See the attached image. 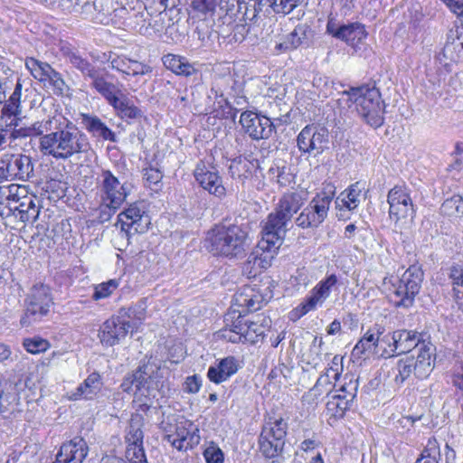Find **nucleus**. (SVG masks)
<instances>
[{
	"label": "nucleus",
	"instance_id": "nucleus-1",
	"mask_svg": "<svg viewBox=\"0 0 463 463\" xmlns=\"http://www.w3.org/2000/svg\"><path fill=\"white\" fill-rule=\"evenodd\" d=\"M89 147L86 135L71 123L62 128H54V130L41 137L39 140L41 153L56 160H67L88 151Z\"/></svg>",
	"mask_w": 463,
	"mask_h": 463
},
{
	"label": "nucleus",
	"instance_id": "nucleus-2",
	"mask_svg": "<svg viewBox=\"0 0 463 463\" xmlns=\"http://www.w3.org/2000/svg\"><path fill=\"white\" fill-rule=\"evenodd\" d=\"M250 245L248 232L240 225L220 223L208 231L205 248L213 255L239 259L245 255Z\"/></svg>",
	"mask_w": 463,
	"mask_h": 463
},
{
	"label": "nucleus",
	"instance_id": "nucleus-3",
	"mask_svg": "<svg viewBox=\"0 0 463 463\" xmlns=\"http://www.w3.org/2000/svg\"><path fill=\"white\" fill-rule=\"evenodd\" d=\"M436 347L433 344H422L419 354L397 360L388 373L390 383L400 388L413 377L426 379L435 366Z\"/></svg>",
	"mask_w": 463,
	"mask_h": 463
},
{
	"label": "nucleus",
	"instance_id": "nucleus-4",
	"mask_svg": "<svg viewBox=\"0 0 463 463\" xmlns=\"http://www.w3.org/2000/svg\"><path fill=\"white\" fill-rule=\"evenodd\" d=\"M225 328L222 331L224 339L232 343L256 344L262 339L267 328L270 326V319L257 315L252 320L245 319L239 311L232 310L224 317Z\"/></svg>",
	"mask_w": 463,
	"mask_h": 463
},
{
	"label": "nucleus",
	"instance_id": "nucleus-5",
	"mask_svg": "<svg viewBox=\"0 0 463 463\" xmlns=\"http://www.w3.org/2000/svg\"><path fill=\"white\" fill-rule=\"evenodd\" d=\"M97 188L100 200L99 218L103 222L121 207L130 189L127 183H121L109 169H101L97 178Z\"/></svg>",
	"mask_w": 463,
	"mask_h": 463
},
{
	"label": "nucleus",
	"instance_id": "nucleus-6",
	"mask_svg": "<svg viewBox=\"0 0 463 463\" xmlns=\"http://www.w3.org/2000/svg\"><path fill=\"white\" fill-rule=\"evenodd\" d=\"M343 95L348 97L357 114L371 127L376 128L383 124L384 103L378 89L369 86L350 88Z\"/></svg>",
	"mask_w": 463,
	"mask_h": 463
},
{
	"label": "nucleus",
	"instance_id": "nucleus-7",
	"mask_svg": "<svg viewBox=\"0 0 463 463\" xmlns=\"http://www.w3.org/2000/svg\"><path fill=\"white\" fill-rule=\"evenodd\" d=\"M307 194L303 192L285 193L279 199L272 213L263 224L262 229L285 238L293 216L304 206Z\"/></svg>",
	"mask_w": 463,
	"mask_h": 463
},
{
	"label": "nucleus",
	"instance_id": "nucleus-8",
	"mask_svg": "<svg viewBox=\"0 0 463 463\" xmlns=\"http://www.w3.org/2000/svg\"><path fill=\"white\" fill-rule=\"evenodd\" d=\"M160 380L153 366L144 364L132 373L126 375L120 384L123 392L133 393L134 399L140 405H147L148 402L156 398L159 392Z\"/></svg>",
	"mask_w": 463,
	"mask_h": 463
},
{
	"label": "nucleus",
	"instance_id": "nucleus-9",
	"mask_svg": "<svg viewBox=\"0 0 463 463\" xmlns=\"http://www.w3.org/2000/svg\"><path fill=\"white\" fill-rule=\"evenodd\" d=\"M423 280V271L418 265L410 266L399 277H392L384 281L387 286L390 283L389 297L395 307H410L413 305L414 298L419 293Z\"/></svg>",
	"mask_w": 463,
	"mask_h": 463
},
{
	"label": "nucleus",
	"instance_id": "nucleus-10",
	"mask_svg": "<svg viewBox=\"0 0 463 463\" xmlns=\"http://www.w3.org/2000/svg\"><path fill=\"white\" fill-rule=\"evenodd\" d=\"M288 423L281 418H269L264 423L259 437V449L268 459L280 456L284 451Z\"/></svg>",
	"mask_w": 463,
	"mask_h": 463
},
{
	"label": "nucleus",
	"instance_id": "nucleus-11",
	"mask_svg": "<svg viewBox=\"0 0 463 463\" xmlns=\"http://www.w3.org/2000/svg\"><path fill=\"white\" fill-rule=\"evenodd\" d=\"M52 305L51 288L43 284L34 285L25 299V312L20 320L21 326L27 327L40 322L48 315Z\"/></svg>",
	"mask_w": 463,
	"mask_h": 463
},
{
	"label": "nucleus",
	"instance_id": "nucleus-12",
	"mask_svg": "<svg viewBox=\"0 0 463 463\" xmlns=\"http://www.w3.org/2000/svg\"><path fill=\"white\" fill-rule=\"evenodd\" d=\"M334 196L335 187L332 185H328L327 190L317 194L296 218L297 226L303 229L318 227L327 217Z\"/></svg>",
	"mask_w": 463,
	"mask_h": 463
},
{
	"label": "nucleus",
	"instance_id": "nucleus-13",
	"mask_svg": "<svg viewBox=\"0 0 463 463\" xmlns=\"http://www.w3.org/2000/svg\"><path fill=\"white\" fill-rule=\"evenodd\" d=\"M411 192L406 185H395L388 193L389 216L394 222L395 227L401 228L402 223L415 216L416 210Z\"/></svg>",
	"mask_w": 463,
	"mask_h": 463
},
{
	"label": "nucleus",
	"instance_id": "nucleus-14",
	"mask_svg": "<svg viewBox=\"0 0 463 463\" xmlns=\"http://www.w3.org/2000/svg\"><path fill=\"white\" fill-rule=\"evenodd\" d=\"M61 53L67 62L81 73L84 80H90V87L97 92L108 81L102 73L104 70L90 62L76 48L64 44L61 47Z\"/></svg>",
	"mask_w": 463,
	"mask_h": 463
},
{
	"label": "nucleus",
	"instance_id": "nucleus-15",
	"mask_svg": "<svg viewBox=\"0 0 463 463\" xmlns=\"http://www.w3.org/2000/svg\"><path fill=\"white\" fill-rule=\"evenodd\" d=\"M118 223L120 224L121 232L128 238L132 234L145 233L151 223L146 203L137 201L128 204L118 215Z\"/></svg>",
	"mask_w": 463,
	"mask_h": 463
},
{
	"label": "nucleus",
	"instance_id": "nucleus-16",
	"mask_svg": "<svg viewBox=\"0 0 463 463\" xmlns=\"http://www.w3.org/2000/svg\"><path fill=\"white\" fill-rule=\"evenodd\" d=\"M33 175V165L30 156L11 153L0 156V183L13 180L27 181Z\"/></svg>",
	"mask_w": 463,
	"mask_h": 463
},
{
	"label": "nucleus",
	"instance_id": "nucleus-17",
	"mask_svg": "<svg viewBox=\"0 0 463 463\" xmlns=\"http://www.w3.org/2000/svg\"><path fill=\"white\" fill-rule=\"evenodd\" d=\"M122 84H114L107 81L98 90L108 103L115 109L117 115L122 119H135L141 116V111L127 97L122 90Z\"/></svg>",
	"mask_w": 463,
	"mask_h": 463
},
{
	"label": "nucleus",
	"instance_id": "nucleus-18",
	"mask_svg": "<svg viewBox=\"0 0 463 463\" xmlns=\"http://www.w3.org/2000/svg\"><path fill=\"white\" fill-rule=\"evenodd\" d=\"M261 240L259 241L256 249L249 255L248 264H252V268L257 269H266L271 266L272 260L278 253L284 238H279L269 231H261Z\"/></svg>",
	"mask_w": 463,
	"mask_h": 463
},
{
	"label": "nucleus",
	"instance_id": "nucleus-19",
	"mask_svg": "<svg viewBox=\"0 0 463 463\" xmlns=\"http://www.w3.org/2000/svg\"><path fill=\"white\" fill-rule=\"evenodd\" d=\"M130 315L126 308H120L118 315L107 319L100 326L99 337L103 345L114 346L123 340L132 325L129 321Z\"/></svg>",
	"mask_w": 463,
	"mask_h": 463
},
{
	"label": "nucleus",
	"instance_id": "nucleus-20",
	"mask_svg": "<svg viewBox=\"0 0 463 463\" xmlns=\"http://www.w3.org/2000/svg\"><path fill=\"white\" fill-rule=\"evenodd\" d=\"M194 176L197 184L210 194L222 199L226 195V188L222 184V178L215 166L199 161L194 170Z\"/></svg>",
	"mask_w": 463,
	"mask_h": 463
},
{
	"label": "nucleus",
	"instance_id": "nucleus-21",
	"mask_svg": "<svg viewBox=\"0 0 463 463\" xmlns=\"http://www.w3.org/2000/svg\"><path fill=\"white\" fill-rule=\"evenodd\" d=\"M336 275L331 274L320 280L309 292L305 300L296 308L298 317H303L321 307L331 295L332 288L337 284Z\"/></svg>",
	"mask_w": 463,
	"mask_h": 463
},
{
	"label": "nucleus",
	"instance_id": "nucleus-22",
	"mask_svg": "<svg viewBox=\"0 0 463 463\" xmlns=\"http://www.w3.org/2000/svg\"><path fill=\"white\" fill-rule=\"evenodd\" d=\"M297 143L302 153L322 154L328 143V131L317 125H307L298 134Z\"/></svg>",
	"mask_w": 463,
	"mask_h": 463
},
{
	"label": "nucleus",
	"instance_id": "nucleus-23",
	"mask_svg": "<svg viewBox=\"0 0 463 463\" xmlns=\"http://www.w3.org/2000/svg\"><path fill=\"white\" fill-rule=\"evenodd\" d=\"M240 123L253 140L268 139L274 131L270 118L250 110L241 113Z\"/></svg>",
	"mask_w": 463,
	"mask_h": 463
},
{
	"label": "nucleus",
	"instance_id": "nucleus-24",
	"mask_svg": "<svg viewBox=\"0 0 463 463\" xmlns=\"http://www.w3.org/2000/svg\"><path fill=\"white\" fill-rule=\"evenodd\" d=\"M89 452V447L81 437H75L64 442L53 463H82Z\"/></svg>",
	"mask_w": 463,
	"mask_h": 463
},
{
	"label": "nucleus",
	"instance_id": "nucleus-25",
	"mask_svg": "<svg viewBox=\"0 0 463 463\" xmlns=\"http://www.w3.org/2000/svg\"><path fill=\"white\" fill-rule=\"evenodd\" d=\"M437 59L444 66L449 62L463 61V31L450 30L447 35V41Z\"/></svg>",
	"mask_w": 463,
	"mask_h": 463
},
{
	"label": "nucleus",
	"instance_id": "nucleus-26",
	"mask_svg": "<svg viewBox=\"0 0 463 463\" xmlns=\"http://www.w3.org/2000/svg\"><path fill=\"white\" fill-rule=\"evenodd\" d=\"M396 354H402L417 348V354L422 344H431L422 339V335L415 331L399 329L392 332Z\"/></svg>",
	"mask_w": 463,
	"mask_h": 463
},
{
	"label": "nucleus",
	"instance_id": "nucleus-27",
	"mask_svg": "<svg viewBox=\"0 0 463 463\" xmlns=\"http://www.w3.org/2000/svg\"><path fill=\"white\" fill-rule=\"evenodd\" d=\"M259 168L258 159H250L242 156L232 159L228 167L232 179L239 181L242 185L257 173Z\"/></svg>",
	"mask_w": 463,
	"mask_h": 463
},
{
	"label": "nucleus",
	"instance_id": "nucleus-28",
	"mask_svg": "<svg viewBox=\"0 0 463 463\" xmlns=\"http://www.w3.org/2000/svg\"><path fill=\"white\" fill-rule=\"evenodd\" d=\"M103 386L101 376L99 373H90L74 391L69 394L71 401H91L98 397Z\"/></svg>",
	"mask_w": 463,
	"mask_h": 463
},
{
	"label": "nucleus",
	"instance_id": "nucleus-29",
	"mask_svg": "<svg viewBox=\"0 0 463 463\" xmlns=\"http://www.w3.org/2000/svg\"><path fill=\"white\" fill-rule=\"evenodd\" d=\"M22 201L17 205H10V210L21 222L33 223L38 219L40 207L36 205V197L24 194L21 197Z\"/></svg>",
	"mask_w": 463,
	"mask_h": 463
},
{
	"label": "nucleus",
	"instance_id": "nucleus-30",
	"mask_svg": "<svg viewBox=\"0 0 463 463\" xmlns=\"http://www.w3.org/2000/svg\"><path fill=\"white\" fill-rule=\"evenodd\" d=\"M238 368L237 360L233 356H228L222 359L215 365L210 366L207 376L211 382L221 383L234 374Z\"/></svg>",
	"mask_w": 463,
	"mask_h": 463
},
{
	"label": "nucleus",
	"instance_id": "nucleus-31",
	"mask_svg": "<svg viewBox=\"0 0 463 463\" xmlns=\"http://www.w3.org/2000/svg\"><path fill=\"white\" fill-rule=\"evenodd\" d=\"M365 27L361 23L355 22L348 24H343L342 33L338 40L345 42L354 50L360 49L367 37Z\"/></svg>",
	"mask_w": 463,
	"mask_h": 463
},
{
	"label": "nucleus",
	"instance_id": "nucleus-32",
	"mask_svg": "<svg viewBox=\"0 0 463 463\" xmlns=\"http://www.w3.org/2000/svg\"><path fill=\"white\" fill-rule=\"evenodd\" d=\"M364 191V185L362 183L356 182L351 184L337 197L335 201L336 206L339 209L345 207L349 211L356 209L361 203Z\"/></svg>",
	"mask_w": 463,
	"mask_h": 463
},
{
	"label": "nucleus",
	"instance_id": "nucleus-33",
	"mask_svg": "<svg viewBox=\"0 0 463 463\" xmlns=\"http://www.w3.org/2000/svg\"><path fill=\"white\" fill-rule=\"evenodd\" d=\"M128 446L126 451V458L128 463H147L144 449L142 447L143 433L137 430L132 435L129 432L127 436Z\"/></svg>",
	"mask_w": 463,
	"mask_h": 463
},
{
	"label": "nucleus",
	"instance_id": "nucleus-34",
	"mask_svg": "<svg viewBox=\"0 0 463 463\" xmlns=\"http://www.w3.org/2000/svg\"><path fill=\"white\" fill-rule=\"evenodd\" d=\"M164 66L176 75L189 77L196 73L197 70L184 57L168 53L162 59Z\"/></svg>",
	"mask_w": 463,
	"mask_h": 463
},
{
	"label": "nucleus",
	"instance_id": "nucleus-35",
	"mask_svg": "<svg viewBox=\"0 0 463 463\" xmlns=\"http://www.w3.org/2000/svg\"><path fill=\"white\" fill-rule=\"evenodd\" d=\"M111 66L124 74L132 76L146 75L152 71L149 65L127 58L112 60Z\"/></svg>",
	"mask_w": 463,
	"mask_h": 463
},
{
	"label": "nucleus",
	"instance_id": "nucleus-36",
	"mask_svg": "<svg viewBox=\"0 0 463 463\" xmlns=\"http://www.w3.org/2000/svg\"><path fill=\"white\" fill-rule=\"evenodd\" d=\"M83 123L86 129L92 133L93 136L102 137L104 140H109L111 142L117 141L116 134L110 128H109L105 123H103L98 117L86 115L83 118Z\"/></svg>",
	"mask_w": 463,
	"mask_h": 463
},
{
	"label": "nucleus",
	"instance_id": "nucleus-37",
	"mask_svg": "<svg viewBox=\"0 0 463 463\" xmlns=\"http://www.w3.org/2000/svg\"><path fill=\"white\" fill-rule=\"evenodd\" d=\"M57 118L54 117H49L46 119H43L41 121H35L33 123L29 128H20L18 130H15L13 133L14 137H16L18 136L23 137H32V136H39L40 137L44 136L45 134H48L50 131L52 132L53 129V123H58Z\"/></svg>",
	"mask_w": 463,
	"mask_h": 463
},
{
	"label": "nucleus",
	"instance_id": "nucleus-38",
	"mask_svg": "<svg viewBox=\"0 0 463 463\" xmlns=\"http://www.w3.org/2000/svg\"><path fill=\"white\" fill-rule=\"evenodd\" d=\"M194 436L184 426H177L175 431L165 435V439L178 450H186L192 447Z\"/></svg>",
	"mask_w": 463,
	"mask_h": 463
},
{
	"label": "nucleus",
	"instance_id": "nucleus-39",
	"mask_svg": "<svg viewBox=\"0 0 463 463\" xmlns=\"http://www.w3.org/2000/svg\"><path fill=\"white\" fill-rule=\"evenodd\" d=\"M335 394L341 395L346 401L354 402L357 394L358 380L354 375H345L341 382L334 383Z\"/></svg>",
	"mask_w": 463,
	"mask_h": 463
},
{
	"label": "nucleus",
	"instance_id": "nucleus-40",
	"mask_svg": "<svg viewBox=\"0 0 463 463\" xmlns=\"http://www.w3.org/2000/svg\"><path fill=\"white\" fill-rule=\"evenodd\" d=\"M267 174L269 179L278 184L280 187H287L294 183V175L285 164L281 165L278 164L272 165Z\"/></svg>",
	"mask_w": 463,
	"mask_h": 463
},
{
	"label": "nucleus",
	"instance_id": "nucleus-41",
	"mask_svg": "<svg viewBox=\"0 0 463 463\" xmlns=\"http://www.w3.org/2000/svg\"><path fill=\"white\" fill-rule=\"evenodd\" d=\"M23 85L20 80H17L14 90L2 109L5 116H19L22 114L21 97Z\"/></svg>",
	"mask_w": 463,
	"mask_h": 463
},
{
	"label": "nucleus",
	"instance_id": "nucleus-42",
	"mask_svg": "<svg viewBox=\"0 0 463 463\" xmlns=\"http://www.w3.org/2000/svg\"><path fill=\"white\" fill-rule=\"evenodd\" d=\"M27 194L24 186L17 184H10L7 186L0 187V203H6L8 207L10 205H17L21 201V197H24Z\"/></svg>",
	"mask_w": 463,
	"mask_h": 463
},
{
	"label": "nucleus",
	"instance_id": "nucleus-43",
	"mask_svg": "<svg viewBox=\"0 0 463 463\" xmlns=\"http://www.w3.org/2000/svg\"><path fill=\"white\" fill-rule=\"evenodd\" d=\"M25 67L32 76L39 81H46L54 70L49 63L30 57L25 60Z\"/></svg>",
	"mask_w": 463,
	"mask_h": 463
},
{
	"label": "nucleus",
	"instance_id": "nucleus-44",
	"mask_svg": "<svg viewBox=\"0 0 463 463\" xmlns=\"http://www.w3.org/2000/svg\"><path fill=\"white\" fill-rule=\"evenodd\" d=\"M262 298L254 294L253 288L246 287L236 295V302L239 306L246 307L250 311H256L261 307Z\"/></svg>",
	"mask_w": 463,
	"mask_h": 463
},
{
	"label": "nucleus",
	"instance_id": "nucleus-45",
	"mask_svg": "<svg viewBox=\"0 0 463 463\" xmlns=\"http://www.w3.org/2000/svg\"><path fill=\"white\" fill-rule=\"evenodd\" d=\"M378 335L379 329H377L376 331L368 330L354 347L353 354L354 355L360 356L361 354H364L366 351H370L371 349H373V351L376 353Z\"/></svg>",
	"mask_w": 463,
	"mask_h": 463
},
{
	"label": "nucleus",
	"instance_id": "nucleus-46",
	"mask_svg": "<svg viewBox=\"0 0 463 463\" xmlns=\"http://www.w3.org/2000/svg\"><path fill=\"white\" fill-rule=\"evenodd\" d=\"M353 402L346 401L345 397L333 393L331 400L326 403V408L335 418H342L345 411L350 409Z\"/></svg>",
	"mask_w": 463,
	"mask_h": 463
},
{
	"label": "nucleus",
	"instance_id": "nucleus-47",
	"mask_svg": "<svg viewBox=\"0 0 463 463\" xmlns=\"http://www.w3.org/2000/svg\"><path fill=\"white\" fill-rule=\"evenodd\" d=\"M440 211L443 214L450 217L463 216V198L459 195H453L446 199L441 204Z\"/></svg>",
	"mask_w": 463,
	"mask_h": 463
},
{
	"label": "nucleus",
	"instance_id": "nucleus-48",
	"mask_svg": "<svg viewBox=\"0 0 463 463\" xmlns=\"http://www.w3.org/2000/svg\"><path fill=\"white\" fill-rule=\"evenodd\" d=\"M393 345V334L389 333L383 335V333L379 331L376 353H381V355L386 358L397 355Z\"/></svg>",
	"mask_w": 463,
	"mask_h": 463
},
{
	"label": "nucleus",
	"instance_id": "nucleus-49",
	"mask_svg": "<svg viewBox=\"0 0 463 463\" xmlns=\"http://www.w3.org/2000/svg\"><path fill=\"white\" fill-rule=\"evenodd\" d=\"M439 448L435 439H429L426 448L415 463H439Z\"/></svg>",
	"mask_w": 463,
	"mask_h": 463
},
{
	"label": "nucleus",
	"instance_id": "nucleus-50",
	"mask_svg": "<svg viewBox=\"0 0 463 463\" xmlns=\"http://www.w3.org/2000/svg\"><path fill=\"white\" fill-rule=\"evenodd\" d=\"M260 3L263 0H260ZM277 14H288L303 3L304 0H266Z\"/></svg>",
	"mask_w": 463,
	"mask_h": 463
},
{
	"label": "nucleus",
	"instance_id": "nucleus-51",
	"mask_svg": "<svg viewBox=\"0 0 463 463\" xmlns=\"http://www.w3.org/2000/svg\"><path fill=\"white\" fill-rule=\"evenodd\" d=\"M23 345L28 353L36 354L48 350L51 346L50 343L42 337L34 336L32 338H25Z\"/></svg>",
	"mask_w": 463,
	"mask_h": 463
},
{
	"label": "nucleus",
	"instance_id": "nucleus-52",
	"mask_svg": "<svg viewBox=\"0 0 463 463\" xmlns=\"http://www.w3.org/2000/svg\"><path fill=\"white\" fill-rule=\"evenodd\" d=\"M118 287V282L116 279H109L107 282L100 283L94 288L92 298L94 300H100L109 298Z\"/></svg>",
	"mask_w": 463,
	"mask_h": 463
},
{
	"label": "nucleus",
	"instance_id": "nucleus-53",
	"mask_svg": "<svg viewBox=\"0 0 463 463\" xmlns=\"http://www.w3.org/2000/svg\"><path fill=\"white\" fill-rule=\"evenodd\" d=\"M89 0H61L60 6L67 14H82L85 9L90 7Z\"/></svg>",
	"mask_w": 463,
	"mask_h": 463
},
{
	"label": "nucleus",
	"instance_id": "nucleus-54",
	"mask_svg": "<svg viewBox=\"0 0 463 463\" xmlns=\"http://www.w3.org/2000/svg\"><path fill=\"white\" fill-rule=\"evenodd\" d=\"M301 35H304V32L301 29L296 28L288 35L283 43L277 44L276 48L280 51L296 49L302 43Z\"/></svg>",
	"mask_w": 463,
	"mask_h": 463
},
{
	"label": "nucleus",
	"instance_id": "nucleus-55",
	"mask_svg": "<svg viewBox=\"0 0 463 463\" xmlns=\"http://www.w3.org/2000/svg\"><path fill=\"white\" fill-rule=\"evenodd\" d=\"M143 178L146 186L157 190L163 178V174L159 169L150 166L144 168Z\"/></svg>",
	"mask_w": 463,
	"mask_h": 463
},
{
	"label": "nucleus",
	"instance_id": "nucleus-56",
	"mask_svg": "<svg viewBox=\"0 0 463 463\" xmlns=\"http://www.w3.org/2000/svg\"><path fill=\"white\" fill-rule=\"evenodd\" d=\"M47 80L52 86L53 93L56 95H63L69 90V87L63 80L61 74L56 70L52 71L50 76L47 78Z\"/></svg>",
	"mask_w": 463,
	"mask_h": 463
},
{
	"label": "nucleus",
	"instance_id": "nucleus-57",
	"mask_svg": "<svg viewBox=\"0 0 463 463\" xmlns=\"http://www.w3.org/2000/svg\"><path fill=\"white\" fill-rule=\"evenodd\" d=\"M203 456L207 463H223V453L217 446L212 445L206 448Z\"/></svg>",
	"mask_w": 463,
	"mask_h": 463
},
{
	"label": "nucleus",
	"instance_id": "nucleus-58",
	"mask_svg": "<svg viewBox=\"0 0 463 463\" xmlns=\"http://www.w3.org/2000/svg\"><path fill=\"white\" fill-rule=\"evenodd\" d=\"M192 7L194 11L206 14L215 10L216 0H193Z\"/></svg>",
	"mask_w": 463,
	"mask_h": 463
},
{
	"label": "nucleus",
	"instance_id": "nucleus-59",
	"mask_svg": "<svg viewBox=\"0 0 463 463\" xmlns=\"http://www.w3.org/2000/svg\"><path fill=\"white\" fill-rule=\"evenodd\" d=\"M343 24H339L336 18L330 14L328 15L326 31L328 34L332 35L335 39H339L342 33Z\"/></svg>",
	"mask_w": 463,
	"mask_h": 463
},
{
	"label": "nucleus",
	"instance_id": "nucleus-60",
	"mask_svg": "<svg viewBox=\"0 0 463 463\" xmlns=\"http://www.w3.org/2000/svg\"><path fill=\"white\" fill-rule=\"evenodd\" d=\"M450 279H452L454 288L461 287L463 288V265L451 267Z\"/></svg>",
	"mask_w": 463,
	"mask_h": 463
},
{
	"label": "nucleus",
	"instance_id": "nucleus-61",
	"mask_svg": "<svg viewBox=\"0 0 463 463\" xmlns=\"http://www.w3.org/2000/svg\"><path fill=\"white\" fill-rule=\"evenodd\" d=\"M128 311V315H130V318H135L139 321H142L146 317V307L144 302H139L132 307L126 308Z\"/></svg>",
	"mask_w": 463,
	"mask_h": 463
},
{
	"label": "nucleus",
	"instance_id": "nucleus-62",
	"mask_svg": "<svg viewBox=\"0 0 463 463\" xmlns=\"http://www.w3.org/2000/svg\"><path fill=\"white\" fill-rule=\"evenodd\" d=\"M331 384V381L328 379V374H322L317 381L316 385L312 389V391L317 394H321L322 392H331L327 388Z\"/></svg>",
	"mask_w": 463,
	"mask_h": 463
},
{
	"label": "nucleus",
	"instance_id": "nucleus-63",
	"mask_svg": "<svg viewBox=\"0 0 463 463\" xmlns=\"http://www.w3.org/2000/svg\"><path fill=\"white\" fill-rule=\"evenodd\" d=\"M201 387V381L196 375L189 376L184 382V391L188 393H196Z\"/></svg>",
	"mask_w": 463,
	"mask_h": 463
},
{
	"label": "nucleus",
	"instance_id": "nucleus-64",
	"mask_svg": "<svg viewBox=\"0 0 463 463\" xmlns=\"http://www.w3.org/2000/svg\"><path fill=\"white\" fill-rule=\"evenodd\" d=\"M457 16L463 15V0H442Z\"/></svg>",
	"mask_w": 463,
	"mask_h": 463
}]
</instances>
